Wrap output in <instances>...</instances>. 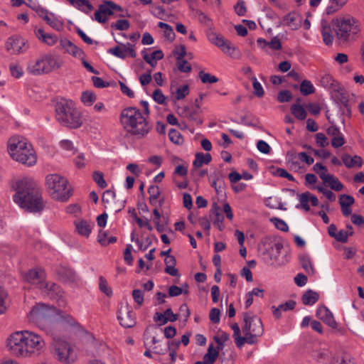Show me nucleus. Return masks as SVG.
Wrapping results in <instances>:
<instances>
[{
  "label": "nucleus",
  "mask_w": 364,
  "mask_h": 364,
  "mask_svg": "<svg viewBox=\"0 0 364 364\" xmlns=\"http://www.w3.org/2000/svg\"><path fill=\"white\" fill-rule=\"evenodd\" d=\"M15 190L14 200L21 208L31 213H38L43 209L42 197L32 181L26 178L17 181Z\"/></svg>",
  "instance_id": "1"
},
{
  "label": "nucleus",
  "mask_w": 364,
  "mask_h": 364,
  "mask_svg": "<svg viewBox=\"0 0 364 364\" xmlns=\"http://www.w3.org/2000/svg\"><path fill=\"white\" fill-rule=\"evenodd\" d=\"M120 121L127 133L137 139L145 137L152 128L146 117L136 107L124 108L121 112Z\"/></svg>",
  "instance_id": "2"
},
{
  "label": "nucleus",
  "mask_w": 364,
  "mask_h": 364,
  "mask_svg": "<svg viewBox=\"0 0 364 364\" xmlns=\"http://www.w3.org/2000/svg\"><path fill=\"white\" fill-rule=\"evenodd\" d=\"M8 152L13 160L32 166L36 164L37 156L31 144L23 138L12 137L8 142Z\"/></svg>",
  "instance_id": "3"
},
{
  "label": "nucleus",
  "mask_w": 364,
  "mask_h": 364,
  "mask_svg": "<svg viewBox=\"0 0 364 364\" xmlns=\"http://www.w3.org/2000/svg\"><path fill=\"white\" fill-rule=\"evenodd\" d=\"M55 119L63 126L77 129L82 124V115L72 101L61 100L55 105Z\"/></svg>",
  "instance_id": "4"
},
{
  "label": "nucleus",
  "mask_w": 364,
  "mask_h": 364,
  "mask_svg": "<svg viewBox=\"0 0 364 364\" xmlns=\"http://www.w3.org/2000/svg\"><path fill=\"white\" fill-rule=\"evenodd\" d=\"M46 184L50 196L54 200L65 202L73 195L68 180L59 174H48L46 178Z\"/></svg>",
  "instance_id": "5"
},
{
  "label": "nucleus",
  "mask_w": 364,
  "mask_h": 364,
  "mask_svg": "<svg viewBox=\"0 0 364 364\" xmlns=\"http://www.w3.org/2000/svg\"><path fill=\"white\" fill-rule=\"evenodd\" d=\"M336 37L340 44L355 41L360 31L355 18L350 17L337 18L333 20Z\"/></svg>",
  "instance_id": "6"
},
{
  "label": "nucleus",
  "mask_w": 364,
  "mask_h": 364,
  "mask_svg": "<svg viewBox=\"0 0 364 364\" xmlns=\"http://www.w3.org/2000/svg\"><path fill=\"white\" fill-rule=\"evenodd\" d=\"M63 65V60L53 55H45L36 60L31 61L27 66V70L33 75L48 74L59 69Z\"/></svg>",
  "instance_id": "7"
},
{
  "label": "nucleus",
  "mask_w": 364,
  "mask_h": 364,
  "mask_svg": "<svg viewBox=\"0 0 364 364\" xmlns=\"http://www.w3.org/2000/svg\"><path fill=\"white\" fill-rule=\"evenodd\" d=\"M57 309L43 303L36 304L28 315L29 321L36 324L38 327L44 328L47 324L53 321Z\"/></svg>",
  "instance_id": "8"
},
{
  "label": "nucleus",
  "mask_w": 364,
  "mask_h": 364,
  "mask_svg": "<svg viewBox=\"0 0 364 364\" xmlns=\"http://www.w3.org/2000/svg\"><path fill=\"white\" fill-rule=\"evenodd\" d=\"M245 325L242 326V333L245 335V343L255 344L257 338L264 333V328L261 319L246 312L243 316Z\"/></svg>",
  "instance_id": "9"
},
{
  "label": "nucleus",
  "mask_w": 364,
  "mask_h": 364,
  "mask_svg": "<svg viewBox=\"0 0 364 364\" xmlns=\"http://www.w3.org/2000/svg\"><path fill=\"white\" fill-rule=\"evenodd\" d=\"M55 358L64 364H71L77 360V353L70 344L65 341H57L55 343Z\"/></svg>",
  "instance_id": "10"
},
{
  "label": "nucleus",
  "mask_w": 364,
  "mask_h": 364,
  "mask_svg": "<svg viewBox=\"0 0 364 364\" xmlns=\"http://www.w3.org/2000/svg\"><path fill=\"white\" fill-rule=\"evenodd\" d=\"M208 38L210 42L218 47L224 53L235 59L240 58L241 53L239 49L223 36L211 32L208 35Z\"/></svg>",
  "instance_id": "11"
},
{
  "label": "nucleus",
  "mask_w": 364,
  "mask_h": 364,
  "mask_svg": "<svg viewBox=\"0 0 364 364\" xmlns=\"http://www.w3.org/2000/svg\"><path fill=\"white\" fill-rule=\"evenodd\" d=\"M23 335L26 357H29L35 353H38L44 348L46 343L39 335L29 331H23Z\"/></svg>",
  "instance_id": "12"
},
{
  "label": "nucleus",
  "mask_w": 364,
  "mask_h": 364,
  "mask_svg": "<svg viewBox=\"0 0 364 364\" xmlns=\"http://www.w3.org/2000/svg\"><path fill=\"white\" fill-rule=\"evenodd\" d=\"M7 346L13 355L17 357H26L23 331L13 333L8 338Z\"/></svg>",
  "instance_id": "13"
},
{
  "label": "nucleus",
  "mask_w": 364,
  "mask_h": 364,
  "mask_svg": "<svg viewBox=\"0 0 364 364\" xmlns=\"http://www.w3.org/2000/svg\"><path fill=\"white\" fill-rule=\"evenodd\" d=\"M6 50L11 55H19L28 49L26 39L18 35H14L7 38L5 44Z\"/></svg>",
  "instance_id": "14"
},
{
  "label": "nucleus",
  "mask_w": 364,
  "mask_h": 364,
  "mask_svg": "<svg viewBox=\"0 0 364 364\" xmlns=\"http://www.w3.org/2000/svg\"><path fill=\"white\" fill-rule=\"evenodd\" d=\"M117 318L124 328H132L136 323L135 313L128 304H121L118 310Z\"/></svg>",
  "instance_id": "15"
},
{
  "label": "nucleus",
  "mask_w": 364,
  "mask_h": 364,
  "mask_svg": "<svg viewBox=\"0 0 364 364\" xmlns=\"http://www.w3.org/2000/svg\"><path fill=\"white\" fill-rule=\"evenodd\" d=\"M46 273L41 269H32L27 272L24 276V280L28 283L36 286L38 289L43 288L46 283Z\"/></svg>",
  "instance_id": "16"
},
{
  "label": "nucleus",
  "mask_w": 364,
  "mask_h": 364,
  "mask_svg": "<svg viewBox=\"0 0 364 364\" xmlns=\"http://www.w3.org/2000/svg\"><path fill=\"white\" fill-rule=\"evenodd\" d=\"M41 290L46 294L50 298L57 299L60 306H63L65 302L63 298V291L60 286L53 283L46 282L43 288Z\"/></svg>",
  "instance_id": "17"
},
{
  "label": "nucleus",
  "mask_w": 364,
  "mask_h": 364,
  "mask_svg": "<svg viewBox=\"0 0 364 364\" xmlns=\"http://www.w3.org/2000/svg\"><path fill=\"white\" fill-rule=\"evenodd\" d=\"M127 46H128L123 44L122 47L116 46L114 48H111L108 50V53L122 59H124L127 54H129L132 58H135L136 56V53L132 46L130 43H127Z\"/></svg>",
  "instance_id": "18"
},
{
  "label": "nucleus",
  "mask_w": 364,
  "mask_h": 364,
  "mask_svg": "<svg viewBox=\"0 0 364 364\" xmlns=\"http://www.w3.org/2000/svg\"><path fill=\"white\" fill-rule=\"evenodd\" d=\"M316 316L332 328H337V323L333 318V314L327 307H318L316 311Z\"/></svg>",
  "instance_id": "19"
},
{
  "label": "nucleus",
  "mask_w": 364,
  "mask_h": 364,
  "mask_svg": "<svg viewBox=\"0 0 364 364\" xmlns=\"http://www.w3.org/2000/svg\"><path fill=\"white\" fill-rule=\"evenodd\" d=\"M60 46L67 53L75 58L82 59V58H84L85 55L84 51L81 48L74 45L68 39L61 40Z\"/></svg>",
  "instance_id": "20"
},
{
  "label": "nucleus",
  "mask_w": 364,
  "mask_h": 364,
  "mask_svg": "<svg viewBox=\"0 0 364 364\" xmlns=\"http://www.w3.org/2000/svg\"><path fill=\"white\" fill-rule=\"evenodd\" d=\"M109 3H111V1H107L99 6L98 10L95 13V20L99 23H105L107 21V16L113 14Z\"/></svg>",
  "instance_id": "21"
},
{
  "label": "nucleus",
  "mask_w": 364,
  "mask_h": 364,
  "mask_svg": "<svg viewBox=\"0 0 364 364\" xmlns=\"http://www.w3.org/2000/svg\"><path fill=\"white\" fill-rule=\"evenodd\" d=\"M77 232L81 236L88 237L92 231V226L89 221L78 220L74 222Z\"/></svg>",
  "instance_id": "22"
},
{
  "label": "nucleus",
  "mask_w": 364,
  "mask_h": 364,
  "mask_svg": "<svg viewBox=\"0 0 364 364\" xmlns=\"http://www.w3.org/2000/svg\"><path fill=\"white\" fill-rule=\"evenodd\" d=\"M53 321L59 322L63 324H68L73 326L77 324V321L71 315L58 309L55 316L53 318Z\"/></svg>",
  "instance_id": "23"
},
{
  "label": "nucleus",
  "mask_w": 364,
  "mask_h": 364,
  "mask_svg": "<svg viewBox=\"0 0 364 364\" xmlns=\"http://www.w3.org/2000/svg\"><path fill=\"white\" fill-rule=\"evenodd\" d=\"M321 178L324 183H328L331 188L336 191H340L343 188L341 182L331 174H321Z\"/></svg>",
  "instance_id": "24"
},
{
  "label": "nucleus",
  "mask_w": 364,
  "mask_h": 364,
  "mask_svg": "<svg viewBox=\"0 0 364 364\" xmlns=\"http://www.w3.org/2000/svg\"><path fill=\"white\" fill-rule=\"evenodd\" d=\"M283 23L292 29H297L301 25V17L296 13H289L284 16Z\"/></svg>",
  "instance_id": "25"
},
{
  "label": "nucleus",
  "mask_w": 364,
  "mask_h": 364,
  "mask_svg": "<svg viewBox=\"0 0 364 364\" xmlns=\"http://www.w3.org/2000/svg\"><path fill=\"white\" fill-rule=\"evenodd\" d=\"M287 165L289 170L293 171H300L302 168L297 159L296 153L293 151L287 152Z\"/></svg>",
  "instance_id": "26"
},
{
  "label": "nucleus",
  "mask_w": 364,
  "mask_h": 364,
  "mask_svg": "<svg viewBox=\"0 0 364 364\" xmlns=\"http://www.w3.org/2000/svg\"><path fill=\"white\" fill-rule=\"evenodd\" d=\"M36 36L40 41L48 46L55 44L58 41V38L55 35L46 33L42 28H38L36 31Z\"/></svg>",
  "instance_id": "27"
},
{
  "label": "nucleus",
  "mask_w": 364,
  "mask_h": 364,
  "mask_svg": "<svg viewBox=\"0 0 364 364\" xmlns=\"http://www.w3.org/2000/svg\"><path fill=\"white\" fill-rule=\"evenodd\" d=\"M331 29L328 23L323 20L321 21V34L323 36V41L327 46L331 45L333 41V36L331 33Z\"/></svg>",
  "instance_id": "28"
},
{
  "label": "nucleus",
  "mask_w": 364,
  "mask_h": 364,
  "mask_svg": "<svg viewBox=\"0 0 364 364\" xmlns=\"http://www.w3.org/2000/svg\"><path fill=\"white\" fill-rule=\"evenodd\" d=\"M219 207H218L215 203L210 213V216H213L214 225H216L220 230H222L224 228V225L223 223L224 218L223 215L219 213Z\"/></svg>",
  "instance_id": "29"
},
{
  "label": "nucleus",
  "mask_w": 364,
  "mask_h": 364,
  "mask_svg": "<svg viewBox=\"0 0 364 364\" xmlns=\"http://www.w3.org/2000/svg\"><path fill=\"white\" fill-rule=\"evenodd\" d=\"M144 60L151 67L156 65V60H161L164 58L163 52L161 50L154 51L150 55L145 51L142 52Z\"/></svg>",
  "instance_id": "30"
},
{
  "label": "nucleus",
  "mask_w": 364,
  "mask_h": 364,
  "mask_svg": "<svg viewBox=\"0 0 364 364\" xmlns=\"http://www.w3.org/2000/svg\"><path fill=\"white\" fill-rule=\"evenodd\" d=\"M348 0H329V5L326 9L328 15L335 14L341 9L347 3Z\"/></svg>",
  "instance_id": "31"
},
{
  "label": "nucleus",
  "mask_w": 364,
  "mask_h": 364,
  "mask_svg": "<svg viewBox=\"0 0 364 364\" xmlns=\"http://www.w3.org/2000/svg\"><path fill=\"white\" fill-rule=\"evenodd\" d=\"M211 160L212 157L210 154H203L202 152L196 153L193 165L196 168H200L203 164H208Z\"/></svg>",
  "instance_id": "32"
},
{
  "label": "nucleus",
  "mask_w": 364,
  "mask_h": 364,
  "mask_svg": "<svg viewBox=\"0 0 364 364\" xmlns=\"http://www.w3.org/2000/svg\"><path fill=\"white\" fill-rule=\"evenodd\" d=\"M343 162L348 168L360 167L362 166V159L358 156H350L345 154L342 157Z\"/></svg>",
  "instance_id": "33"
},
{
  "label": "nucleus",
  "mask_w": 364,
  "mask_h": 364,
  "mask_svg": "<svg viewBox=\"0 0 364 364\" xmlns=\"http://www.w3.org/2000/svg\"><path fill=\"white\" fill-rule=\"evenodd\" d=\"M62 279L67 282H77L79 279L77 274L72 269L63 268L60 272Z\"/></svg>",
  "instance_id": "34"
},
{
  "label": "nucleus",
  "mask_w": 364,
  "mask_h": 364,
  "mask_svg": "<svg viewBox=\"0 0 364 364\" xmlns=\"http://www.w3.org/2000/svg\"><path fill=\"white\" fill-rule=\"evenodd\" d=\"M318 299L319 295L316 291L309 289L303 294L301 300L305 305H313L317 302Z\"/></svg>",
  "instance_id": "35"
},
{
  "label": "nucleus",
  "mask_w": 364,
  "mask_h": 364,
  "mask_svg": "<svg viewBox=\"0 0 364 364\" xmlns=\"http://www.w3.org/2000/svg\"><path fill=\"white\" fill-rule=\"evenodd\" d=\"M219 355L218 350L214 348L213 344H210L208 348V352L203 356V362L206 364H213Z\"/></svg>",
  "instance_id": "36"
},
{
  "label": "nucleus",
  "mask_w": 364,
  "mask_h": 364,
  "mask_svg": "<svg viewBox=\"0 0 364 364\" xmlns=\"http://www.w3.org/2000/svg\"><path fill=\"white\" fill-rule=\"evenodd\" d=\"M233 331V338L235 343L238 348H242L245 344V336H240V329L237 323H235L231 326Z\"/></svg>",
  "instance_id": "37"
},
{
  "label": "nucleus",
  "mask_w": 364,
  "mask_h": 364,
  "mask_svg": "<svg viewBox=\"0 0 364 364\" xmlns=\"http://www.w3.org/2000/svg\"><path fill=\"white\" fill-rule=\"evenodd\" d=\"M125 207V200H117L114 198L111 203L107 205H105V208L108 210L109 211H113L114 213H119Z\"/></svg>",
  "instance_id": "38"
},
{
  "label": "nucleus",
  "mask_w": 364,
  "mask_h": 364,
  "mask_svg": "<svg viewBox=\"0 0 364 364\" xmlns=\"http://www.w3.org/2000/svg\"><path fill=\"white\" fill-rule=\"evenodd\" d=\"M291 114L298 119L303 120L306 117L307 113L304 108L298 104H294L291 107Z\"/></svg>",
  "instance_id": "39"
},
{
  "label": "nucleus",
  "mask_w": 364,
  "mask_h": 364,
  "mask_svg": "<svg viewBox=\"0 0 364 364\" xmlns=\"http://www.w3.org/2000/svg\"><path fill=\"white\" fill-rule=\"evenodd\" d=\"M43 20L46 21L50 26L57 31H60L63 28V23L52 14L50 15L43 16Z\"/></svg>",
  "instance_id": "40"
},
{
  "label": "nucleus",
  "mask_w": 364,
  "mask_h": 364,
  "mask_svg": "<svg viewBox=\"0 0 364 364\" xmlns=\"http://www.w3.org/2000/svg\"><path fill=\"white\" fill-rule=\"evenodd\" d=\"M73 6L87 14L92 11L94 9L93 6L88 0H75Z\"/></svg>",
  "instance_id": "41"
},
{
  "label": "nucleus",
  "mask_w": 364,
  "mask_h": 364,
  "mask_svg": "<svg viewBox=\"0 0 364 364\" xmlns=\"http://www.w3.org/2000/svg\"><path fill=\"white\" fill-rule=\"evenodd\" d=\"M8 306V294L4 288L0 287V315L6 313Z\"/></svg>",
  "instance_id": "42"
},
{
  "label": "nucleus",
  "mask_w": 364,
  "mask_h": 364,
  "mask_svg": "<svg viewBox=\"0 0 364 364\" xmlns=\"http://www.w3.org/2000/svg\"><path fill=\"white\" fill-rule=\"evenodd\" d=\"M299 261L302 267L305 269L307 273H314V269L311 262L310 257L306 255H302L299 256Z\"/></svg>",
  "instance_id": "43"
},
{
  "label": "nucleus",
  "mask_w": 364,
  "mask_h": 364,
  "mask_svg": "<svg viewBox=\"0 0 364 364\" xmlns=\"http://www.w3.org/2000/svg\"><path fill=\"white\" fill-rule=\"evenodd\" d=\"M333 364H355L353 358L347 353H343L338 355Z\"/></svg>",
  "instance_id": "44"
},
{
  "label": "nucleus",
  "mask_w": 364,
  "mask_h": 364,
  "mask_svg": "<svg viewBox=\"0 0 364 364\" xmlns=\"http://www.w3.org/2000/svg\"><path fill=\"white\" fill-rule=\"evenodd\" d=\"M300 92L303 95H309L313 94L315 92V89L309 80H304L301 83Z\"/></svg>",
  "instance_id": "45"
},
{
  "label": "nucleus",
  "mask_w": 364,
  "mask_h": 364,
  "mask_svg": "<svg viewBox=\"0 0 364 364\" xmlns=\"http://www.w3.org/2000/svg\"><path fill=\"white\" fill-rule=\"evenodd\" d=\"M199 77L201 80V82L203 83H216L218 82V78L215 77V75H212L210 73H205L204 71L201 70L199 72Z\"/></svg>",
  "instance_id": "46"
},
{
  "label": "nucleus",
  "mask_w": 364,
  "mask_h": 364,
  "mask_svg": "<svg viewBox=\"0 0 364 364\" xmlns=\"http://www.w3.org/2000/svg\"><path fill=\"white\" fill-rule=\"evenodd\" d=\"M230 338L229 335L225 332L222 333L220 336H215L213 339L217 343L218 346L215 350H221L223 348L224 343Z\"/></svg>",
  "instance_id": "47"
},
{
  "label": "nucleus",
  "mask_w": 364,
  "mask_h": 364,
  "mask_svg": "<svg viewBox=\"0 0 364 364\" xmlns=\"http://www.w3.org/2000/svg\"><path fill=\"white\" fill-rule=\"evenodd\" d=\"M94 181L102 188L107 186V183L104 179V175L100 171H95L92 174Z\"/></svg>",
  "instance_id": "48"
},
{
  "label": "nucleus",
  "mask_w": 364,
  "mask_h": 364,
  "mask_svg": "<svg viewBox=\"0 0 364 364\" xmlns=\"http://www.w3.org/2000/svg\"><path fill=\"white\" fill-rule=\"evenodd\" d=\"M251 80L252 82L254 94L258 97H263V95L264 94V90H263L261 84L257 81L256 77H255V76L252 77Z\"/></svg>",
  "instance_id": "49"
},
{
  "label": "nucleus",
  "mask_w": 364,
  "mask_h": 364,
  "mask_svg": "<svg viewBox=\"0 0 364 364\" xmlns=\"http://www.w3.org/2000/svg\"><path fill=\"white\" fill-rule=\"evenodd\" d=\"M99 288L101 291L105 293L108 296H110L112 294V291L108 287L107 280L102 276L99 278Z\"/></svg>",
  "instance_id": "50"
},
{
  "label": "nucleus",
  "mask_w": 364,
  "mask_h": 364,
  "mask_svg": "<svg viewBox=\"0 0 364 364\" xmlns=\"http://www.w3.org/2000/svg\"><path fill=\"white\" fill-rule=\"evenodd\" d=\"M309 196L310 193L308 191L299 196L300 207L306 211H309L310 210V207L309 205Z\"/></svg>",
  "instance_id": "51"
},
{
  "label": "nucleus",
  "mask_w": 364,
  "mask_h": 364,
  "mask_svg": "<svg viewBox=\"0 0 364 364\" xmlns=\"http://www.w3.org/2000/svg\"><path fill=\"white\" fill-rule=\"evenodd\" d=\"M353 231H346L344 230H341L338 231L335 237V239L340 242L345 243L348 241V237L349 235H353Z\"/></svg>",
  "instance_id": "52"
},
{
  "label": "nucleus",
  "mask_w": 364,
  "mask_h": 364,
  "mask_svg": "<svg viewBox=\"0 0 364 364\" xmlns=\"http://www.w3.org/2000/svg\"><path fill=\"white\" fill-rule=\"evenodd\" d=\"M131 239L132 241H134L137 244L139 248L142 251L146 250L151 244V240L149 237H146V241L148 242V244L145 246H143V242L139 240L138 235L134 232H132Z\"/></svg>",
  "instance_id": "53"
},
{
  "label": "nucleus",
  "mask_w": 364,
  "mask_h": 364,
  "mask_svg": "<svg viewBox=\"0 0 364 364\" xmlns=\"http://www.w3.org/2000/svg\"><path fill=\"white\" fill-rule=\"evenodd\" d=\"M129 21L125 19H119L115 23H112L111 25V27L115 28L119 31H126L129 28Z\"/></svg>",
  "instance_id": "54"
},
{
  "label": "nucleus",
  "mask_w": 364,
  "mask_h": 364,
  "mask_svg": "<svg viewBox=\"0 0 364 364\" xmlns=\"http://www.w3.org/2000/svg\"><path fill=\"white\" fill-rule=\"evenodd\" d=\"M114 198H116V194L114 191L111 190H107L104 192L102 198V201L104 204V207H105V205L109 204L111 203Z\"/></svg>",
  "instance_id": "55"
},
{
  "label": "nucleus",
  "mask_w": 364,
  "mask_h": 364,
  "mask_svg": "<svg viewBox=\"0 0 364 364\" xmlns=\"http://www.w3.org/2000/svg\"><path fill=\"white\" fill-rule=\"evenodd\" d=\"M189 93V87L188 85H184L177 88L176 99L181 100L183 99Z\"/></svg>",
  "instance_id": "56"
},
{
  "label": "nucleus",
  "mask_w": 364,
  "mask_h": 364,
  "mask_svg": "<svg viewBox=\"0 0 364 364\" xmlns=\"http://www.w3.org/2000/svg\"><path fill=\"white\" fill-rule=\"evenodd\" d=\"M81 99L85 104L90 105L96 100V96L94 93L87 91L82 92Z\"/></svg>",
  "instance_id": "57"
},
{
  "label": "nucleus",
  "mask_w": 364,
  "mask_h": 364,
  "mask_svg": "<svg viewBox=\"0 0 364 364\" xmlns=\"http://www.w3.org/2000/svg\"><path fill=\"white\" fill-rule=\"evenodd\" d=\"M181 294H187V289L184 290L183 288L175 285L171 286L168 289V295L170 296H178Z\"/></svg>",
  "instance_id": "58"
},
{
  "label": "nucleus",
  "mask_w": 364,
  "mask_h": 364,
  "mask_svg": "<svg viewBox=\"0 0 364 364\" xmlns=\"http://www.w3.org/2000/svg\"><path fill=\"white\" fill-rule=\"evenodd\" d=\"M292 99V95L289 90H282L279 92L277 100L279 102H287Z\"/></svg>",
  "instance_id": "59"
},
{
  "label": "nucleus",
  "mask_w": 364,
  "mask_h": 364,
  "mask_svg": "<svg viewBox=\"0 0 364 364\" xmlns=\"http://www.w3.org/2000/svg\"><path fill=\"white\" fill-rule=\"evenodd\" d=\"M271 221H272L275 225V227L283 232H287L289 230V227L287 224L282 219H279L277 218H274L271 219Z\"/></svg>",
  "instance_id": "60"
},
{
  "label": "nucleus",
  "mask_w": 364,
  "mask_h": 364,
  "mask_svg": "<svg viewBox=\"0 0 364 364\" xmlns=\"http://www.w3.org/2000/svg\"><path fill=\"white\" fill-rule=\"evenodd\" d=\"M296 156L299 161L306 163L309 166L313 164L314 162V158L308 155L306 152H299L296 154Z\"/></svg>",
  "instance_id": "61"
},
{
  "label": "nucleus",
  "mask_w": 364,
  "mask_h": 364,
  "mask_svg": "<svg viewBox=\"0 0 364 364\" xmlns=\"http://www.w3.org/2000/svg\"><path fill=\"white\" fill-rule=\"evenodd\" d=\"M178 69L183 73H189L191 71V65L184 59L177 60Z\"/></svg>",
  "instance_id": "62"
},
{
  "label": "nucleus",
  "mask_w": 364,
  "mask_h": 364,
  "mask_svg": "<svg viewBox=\"0 0 364 364\" xmlns=\"http://www.w3.org/2000/svg\"><path fill=\"white\" fill-rule=\"evenodd\" d=\"M132 297L134 301L141 306L144 304V293L140 289H134L132 291Z\"/></svg>",
  "instance_id": "63"
},
{
  "label": "nucleus",
  "mask_w": 364,
  "mask_h": 364,
  "mask_svg": "<svg viewBox=\"0 0 364 364\" xmlns=\"http://www.w3.org/2000/svg\"><path fill=\"white\" fill-rule=\"evenodd\" d=\"M168 136L170 140L176 144H179L182 141V137L181 134L176 129H171L168 133Z\"/></svg>",
  "instance_id": "64"
}]
</instances>
